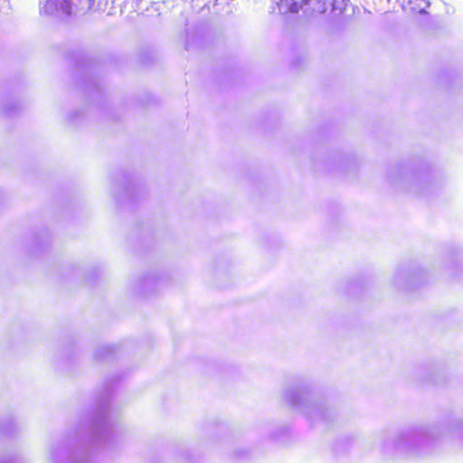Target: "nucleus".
<instances>
[{
    "instance_id": "1",
    "label": "nucleus",
    "mask_w": 463,
    "mask_h": 463,
    "mask_svg": "<svg viewBox=\"0 0 463 463\" xmlns=\"http://www.w3.org/2000/svg\"><path fill=\"white\" fill-rule=\"evenodd\" d=\"M284 397L293 409L313 421L330 420L331 411L323 402L315 398L308 386L292 385L285 391Z\"/></svg>"
},
{
    "instance_id": "2",
    "label": "nucleus",
    "mask_w": 463,
    "mask_h": 463,
    "mask_svg": "<svg viewBox=\"0 0 463 463\" xmlns=\"http://www.w3.org/2000/svg\"><path fill=\"white\" fill-rule=\"evenodd\" d=\"M417 445V436L412 431H404L384 440L383 448L395 457L410 456Z\"/></svg>"
},
{
    "instance_id": "3",
    "label": "nucleus",
    "mask_w": 463,
    "mask_h": 463,
    "mask_svg": "<svg viewBox=\"0 0 463 463\" xmlns=\"http://www.w3.org/2000/svg\"><path fill=\"white\" fill-rule=\"evenodd\" d=\"M90 435L97 440H105L110 434L111 425L109 420V407L107 403L99 405L97 412L89 422Z\"/></svg>"
},
{
    "instance_id": "4",
    "label": "nucleus",
    "mask_w": 463,
    "mask_h": 463,
    "mask_svg": "<svg viewBox=\"0 0 463 463\" xmlns=\"http://www.w3.org/2000/svg\"><path fill=\"white\" fill-rule=\"evenodd\" d=\"M280 9L291 13H298L300 9L304 12L323 14L327 9L326 0H280Z\"/></svg>"
},
{
    "instance_id": "5",
    "label": "nucleus",
    "mask_w": 463,
    "mask_h": 463,
    "mask_svg": "<svg viewBox=\"0 0 463 463\" xmlns=\"http://www.w3.org/2000/svg\"><path fill=\"white\" fill-rule=\"evenodd\" d=\"M40 12L59 17L70 16L68 0H40Z\"/></svg>"
},
{
    "instance_id": "6",
    "label": "nucleus",
    "mask_w": 463,
    "mask_h": 463,
    "mask_svg": "<svg viewBox=\"0 0 463 463\" xmlns=\"http://www.w3.org/2000/svg\"><path fill=\"white\" fill-rule=\"evenodd\" d=\"M95 0H68L70 15L85 14L88 11H97Z\"/></svg>"
},
{
    "instance_id": "7",
    "label": "nucleus",
    "mask_w": 463,
    "mask_h": 463,
    "mask_svg": "<svg viewBox=\"0 0 463 463\" xmlns=\"http://www.w3.org/2000/svg\"><path fill=\"white\" fill-rule=\"evenodd\" d=\"M405 2V0H403ZM430 6L428 0H406V8L412 12L422 14Z\"/></svg>"
},
{
    "instance_id": "8",
    "label": "nucleus",
    "mask_w": 463,
    "mask_h": 463,
    "mask_svg": "<svg viewBox=\"0 0 463 463\" xmlns=\"http://www.w3.org/2000/svg\"><path fill=\"white\" fill-rule=\"evenodd\" d=\"M114 1L115 0H99V2L97 3L96 9L98 10V12L104 13L108 11L109 5H112Z\"/></svg>"
},
{
    "instance_id": "9",
    "label": "nucleus",
    "mask_w": 463,
    "mask_h": 463,
    "mask_svg": "<svg viewBox=\"0 0 463 463\" xmlns=\"http://www.w3.org/2000/svg\"><path fill=\"white\" fill-rule=\"evenodd\" d=\"M67 463H90L85 456L71 455Z\"/></svg>"
},
{
    "instance_id": "10",
    "label": "nucleus",
    "mask_w": 463,
    "mask_h": 463,
    "mask_svg": "<svg viewBox=\"0 0 463 463\" xmlns=\"http://www.w3.org/2000/svg\"><path fill=\"white\" fill-rule=\"evenodd\" d=\"M337 2H338V0H334V2H333V4H332V5H333V8H334V9H337V5H337Z\"/></svg>"
}]
</instances>
